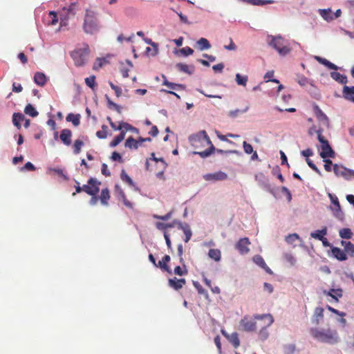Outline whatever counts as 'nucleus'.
Masks as SVG:
<instances>
[{
	"label": "nucleus",
	"instance_id": "obj_1",
	"mask_svg": "<svg viewBox=\"0 0 354 354\" xmlns=\"http://www.w3.org/2000/svg\"><path fill=\"white\" fill-rule=\"evenodd\" d=\"M189 141L192 145L196 149L200 147V145H202L203 146H209V148L205 151L194 152V154H198L203 158L209 156L215 151H216L219 153H227V151H225L222 149H215L214 146L213 145L212 141L210 140L209 136H207L205 130L200 131L197 133L190 136Z\"/></svg>",
	"mask_w": 354,
	"mask_h": 354
},
{
	"label": "nucleus",
	"instance_id": "obj_2",
	"mask_svg": "<svg viewBox=\"0 0 354 354\" xmlns=\"http://www.w3.org/2000/svg\"><path fill=\"white\" fill-rule=\"evenodd\" d=\"M310 333L315 339L322 343L335 344L340 341L337 331L330 328H312Z\"/></svg>",
	"mask_w": 354,
	"mask_h": 354
},
{
	"label": "nucleus",
	"instance_id": "obj_3",
	"mask_svg": "<svg viewBox=\"0 0 354 354\" xmlns=\"http://www.w3.org/2000/svg\"><path fill=\"white\" fill-rule=\"evenodd\" d=\"M82 29L88 35H95L100 30L101 25L97 12L92 10H86Z\"/></svg>",
	"mask_w": 354,
	"mask_h": 354
},
{
	"label": "nucleus",
	"instance_id": "obj_4",
	"mask_svg": "<svg viewBox=\"0 0 354 354\" xmlns=\"http://www.w3.org/2000/svg\"><path fill=\"white\" fill-rule=\"evenodd\" d=\"M268 39H270L268 41V45L274 48L280 55L286 56L290 53V48L283 45L284 39L281 35H268Z\"/></svg>",
	"mask_w": 354,
	"mask_h": 354
},
{
	"label": "nucleus",
	"instance_id": "obj_5",
	"mask_svg": "<svg viewBox=\"0 0 354 354\" xmlns=\"http://www.w3.org/2000/svg\"><path fill=\"white\" fill-rule=\"evenodd\" d=\"M89 47L87 44H84V47L75 50L71 53L75 64L77 66L84 65L88 59Z\"/></svg>",
	"mask_w": 354,
	"mask_h": 354
},
{
	"label": "nucleus",
	"instance_id": "obj_6",
	"mask_svg": "<svg viewBox=\"0 0 354 354\" xmlns=\"http://www.w3.org/2000/svg\"><path fill=\"white\" fill-rule=\"evenodd\" d=\"M254 318L257 319H265V324L262 326V328L260 330L259 335L261 339H266L269 335L267 330V328L270 326L274 322L272 316L270 314H266L262 315H257L254 316Z\"/></svg>",
	"mask_w": 354,
	"mask_h": 354
},
{
	"label": "nucleus",
	"instance_id": "obj_7",
	"mask_svg": "<svg viewBox=\"0 0 354 354\" xmlns=\"http://www.w3.org/2000/svg\"><path fill=\"white\" fill-rule=\"evenodd\" d=\"M319 142H320L321 145V152L319 153V156L323 158H334L335 153L329 145L328 141L325 139V138H321L319 136Z\"/></svg>",
	"mask_w": 354,
	"mask_h": 354
},
{
	"label": "nucleus",
	"instance_id": "obj_8",
	"mask_svg": "<svg viewBox=\"0 0 354 354\" xmlns=\"http://www.w3.org/2000/svg\"><path fill=\"white\" fill-rule=\"evenodd\" d=\"M101 183L96 178H91L88 180V184L83 185V191L91 196L97 195L100 191L99 185Z\"/></svg>",
	"mask_w": 354,
	"mask_h": 354
},
{
	"label": "nucleus",
	"instance_id": "obj_9",
	"mask_svg": "<svg viewBox=\"0 0 354 354\" xmlns=\"http://www.w3.org/2000/svg\"><path fill=\"white\" fill-rule=\"evenodd\" d=\"M333 171L337 176L343 177L346 180H351L352 177H354V170L337 164L333 165Z\"/></svg>",
	"mask_w": 354,
	"mask_h": 354
},
{
	"label": "nucleus",
	"instance_id": "obj_10",
	"mask_svg": "<svg viewBox=\"0 0 354 354\" xmlns=\"http://www.w3.org/2000/svg\"><path fill=\"white\" fill-rule=\"evenodd\" d=\"M328 197L330 198L331 203L335 206L334 207H330L331 210L333 212L334 216L339 220L342 221L344 218V214L341 209L340 204L337 197L330 193L328 194Z\"/></svg>",
	"mask_w": 354,
	"mask_h": 354
},
{
	"label": "nucleus",
	"instance_id": "obj_11",
	"mask_svg": "<svg viewBox=\"0 0 354 354\" xmlns=\"http://www.w3.org/2000/svg\"><path fill=\"white\" fill-rule=\"evenodd\" d=\"M250 245V241L248 238L244 237L241 238L239 240V241L235 245V248L239 251V252L243 255L246 254L249 252V245Z\"/></svg>",
	"mask_w": 354,
	"mask_h": 354
},
{
	"label": "nucleus",
	"instance_id": "obj_12",
	"mask_svg": "<svg viewBox=\"0 0 354 354\" xmlns=\"http://www.w3.org/2000/svg\"><path fill=\"white\" fill-rule=\"evenodd\" d=\"M203 178L207 181H218L225 180L227 178V175L223 171H217L212 174H206L203 176Z\"/></svg>",
	"mask_w": 354,
	"mask_h": 354
},
{
	"label": "nucleus",
	"instance_id": "obj_13",
	"mask_svg": "<svg viewBox=\"0 0 354 354\" xmlns=\"http://www.w3.org/2000/svg\"><path fill=\"white\" fill-rule=\"evenodd\" d=\"M241 325L245 331H253L256 329L257 323L254 320L244 317L241 321Z\"/></svg>",
	"mask_w": 354,
	"mask_h": 354
},
{
	"label": "nucleus",
	"instance_id": "obj_14",
	"mask_svg": "<svg viewBox=\"0 0 354 354\" xmlns=\"http://www.w3.org/2000/svg\"><path fill=\"white\" fill-rule=\"evenodd\" d=\"M314 111L317 118L328 127L329 124L328 118L317 105L314 106Z\"/></svg>",
	"mask_w": 354,
	"mask_h": 354
},
{
	"label": "nucleus",
	"instance_id": "obj_15",
	"mask_svg": "<svg viewBox=\"0 0 354 354\" xmlns=\"http://www.w3.org/2000/svg\"><path fill=\"white\" fill-rule=\"evenodd\" d=\"M331 252L333 257L339 261H342L347 259V255L344 250H343L337 247H332Z\"/></svg>",
	"mask_w": 354,
	"mask_h": 354
},
{
	"label": "nucleus",
	"instance_id": "obj_16",
	"mask_svg": "<svg viewBox=\"0 0 354 354\" xmlns=\"http://www.w3.org/2000/svg\"><path fill=\"white\" fill-rule=\"evenodd\" d=\"M72 132L68 129H64L61 131L59 138L62 142L66 146L71 144Z\"/></svg>",
	"mask_w": 354,
	"mask_h": 354
},
{
	"label": "nucleus",
	"instance_id": "obj_17",
	"mask_svg": "<svg viewBox=\"0 0 354 354\" xmlns=\"http://www.w3.org/2000/svg\"><path fill=\"white\" fill-rule=\"evenodd\" d=\"M176 68L181 71V72H183L186 74H188V75H192L195 71V67L194 65L191 64V65H187L186 64H183V63H178L176 65Z\"/></svg>",
	"mask_w": 354,
	"mask_h": 354
},
{
	"label": "nucleus",
	"instance_id": "obj_18",
	"mask_svg": "<svg viewBox=\"0 0 354 354\" xmlns=\"http://www.w3.org/2000/svg\"><path fill=\"white\" fill-rule=\"evenodd\" d=\"M185 283L186 281L185 279H177L174 277L169 279V286L176 290L180 289Z\"/></svg>",
	"mask_w": 354,
	"mask_h": 354
},
{
	"label": "nucleus",
	"instance_id": "obj_19",
	"mask_svg": "<svg viewBox=\"0 0 354 354\" xmlns=\"http://www.w3.org/2000/svg\"><path fill=\"white\" fill-rule=\"evenodd\" d=\"M342 95L345 99L354 102V86L345 85L343 87Z\"/></svg>",
	"mask_w": 354,
	"mask_h": 354
},
{
	"label": "nucleus",
	"instance_id": "obj_20",
	"mask_svg": "<svg viewBox=\"0 0 354 354\" xmlns=\"http://www.w3.org/2000/svg\"><path fill=\"white\" fill-rule=\"evenodd\" d=\"M197 48L201 50H208L211 48L209 41L203 37L200 38L196 43Z\"/></svg>",
	"mask_w": 354,
	"mask_h": 354
},
{
	"label": "nucleus",
	"instance_id": "obj_21",
	"mask_svg": "<svg viewBox=\"0 0 354 354\" xmlns=\"http://www.w3.org/2000/svg\"><path fill=\"white\" fill-rule=\"evenodd\" d=\"M324 309L322 308L317 307L315 309L312 322L314 324L318 325L320 320L323 318Z\"/></svg>",
	"mask_w": 354,
	"mask_h": 354
},
{
	"label": "nucleus",
	"instance_id": "obj_22",
	"mask_svg": "<svg viewBox=\"0 0 354 354\" xmlns=\"http://www.w3.org/2000/svg\"><path fill=\"white\" fill-rule=\"evenodd\" d=\"M255 178L262 187L266 189L270 188L269 180L262 173L256 175Z\"/></svg>",
	"mask_w": 354,
	"mask_h": 354
},
{
	"label": "nucleus",
	"instance_id": "obj_23",
	"mask_svg": "<svg viewBox=\"0 0 354 354\" xmlns=\"http://www.w3.org/2000/svg\"><path fill=\"white\" fill-rule=\"evenodd\" d=\"M287 243L292 245L293 247H295L296 241H300L302 242V240L301 239L300 236L297 233L290 234L286 236L285 239Z\"/></svg>",
	"mask_w": 354,
	"mask_h": 354
},
{
	"label": "nucleus",
	"instance_id": "obj_24",
	"mask_svg": "<svg viewBox=\"0 0 354 354\" xmlns=\"http://www.w3.org/2000/svg\"><path fill=\"white\" fill-rule=\"evenodd\" d=\"M330 77L339 84H346L347 83V77L338 72H331Z\"/></svg>",
	"mask_w": 354,
	"mask_h": 354
},
{
	"label": "nucleus",
	"instance_id": "obj_25",
	"mask_svg": "<svg viewBox=\"0 0 354 354\" xmlns=\"http://www.w3.org/2000/svg\"><path fill=\"white\" fill-rule=\"evenodd\" d=\"M34 81L38 86H42L46 82V77L43 73L37 72L34 75Z\"/></svg>",
	"mask_w": 354,
	"mask_h": 354
},
{
	"label": "nucleus",
	"instance_id": "obj_26",
	"mask_svg": "<svg viewBox=\"0 0 354 354\" xmlns=\"http://www.w3.org/2000/svg\"><path fill=\"white\" fill-rule=\"evenodd\" d=\"M327 234V228L324 227L321 230H316L310 233V236L312 238H314L317 240H322L324 236Z\"/></svg>",
	"mask_w": 354,
	"mask_h": 354
},
{
	"label": "nucleus",
	"instance_id": "obj_27",
	"mask_svg": "<svg viewBox=\"0 0 354 354\" xmlns=\"http://www.w3.org/2000/svg\"><path fill=\"white\" fill-rule=\"evenodd\" d=\"M170 261V257L169 255H165L163 257V258L162 259L161 261H159L158 262V266L167 271V272H171V270L169 268V266H167V263Z\"/></svg>",
	"mask_w": 354,
	"mask_h": 354
},
{
	"label": "nucleus",
	"instance_id": "obj_28",
	"mask_svg": "<svg viewBox=\"0 0 354 354\" xmlns=\"http://www.w3.org/2000/svg\"><path fill=\"white\" fill-rule=\"evenodd\" d=\"M208 256L215 261H220L221 259V252L218 249H210L208 252Z\"/></svg>",
	"mask_w": 354,
	"mask_h": 354
},
{
	"label": "nucleus",
	"instance_id": "obj_29",
	"mask_svg": "<svg viewBox=\"0 0 354 354\" xmlns=\"http://www.w3.org/2000/svg\"><path fill=\"white\" fill-rule=\"evenodd\" d=\"M124 146L129 149H137L139 147V141H137L133 137H129L126 140Z\"/></svg>",
	"mask_w": 354,
	"mask_h": 354
},
{
	"label": "nucleus",
	"instance_id": "obj_30",
	"mask_svg": "<svg viewBox=\"0 0 354 354\" xmlns=\"http://www.w3.org/2000/svg\"><path fill=\"white\" fill-rule=\"evenodd\" d=\"M330 9H319V13L327 21H330L334 19V17L331 15Z\"/></svg>",
	"mask_w": 354,
	"mask_h": 354
},
{
	"label": "nucleus",
	"instance_id": "obj_31",
	"mask_svg": "<svg viewBox=\"0 0 354 354\" xmlns=\"http://www.w3.org/2000/svg\"><path fill=\"white\" fill-rule=\"evenodd\" d=\"M125 135V131H121L120 133L115 137V138L110 142V147H115L118 145L124 139Z\"/></svg>",
	"mask_w": 354,
	"mask_h": 354
},
{
	"label": "nucleus",
	"instance_id": "obj_32",
	"mask_svg": "<svg viewBox=\"0 0 354 354\" xmlns=\"http://www.w3.org/2000/svg\"><path fill=\"white\" fill-rule=\"evenodd\" d=\"M25 120L24 115L20 113H15L12 116L13 124L18 129L21 127V121Z\"/></svg>",
	"mask_w": 354,
	"mask_h": 354
},
{
	"label": "nucleus",
	"instance_id": "obj_33",
	"mask_svg": "<svg viewBox=\"0 0 354 354\" xmlns=\"http://www.w3.org/2000/svg\"><path fill=\"white\" fill-rule=\"evenodd\" d=\"M63 10H66V18L68 19L71 17L75 15L76 11L77 10V6L75 3H73L67 9L64 8Z\"/></svg>",
	"mask_w": 354,
	"mask_h": 354
},
{
	"label": "nucleus",
	"instance_id": "obj_34",
	"mask_svg": "<svg viewBox=\"0 0 354 354\" xmlns=\"http://www.w3.org/2000/svg\"><path fill=\"white\" fill-rule=\"evenodd\" d=\"M24 113L32 118L37 117L39 115L38 111L31 104H28L26 106L24 109Z\"/></svg>",
	"mask_w": 354,
	"mask_h": 354
},
{
	"label": "nucleus",
	"instance_id": "obj_35",
	"mask_svg": "<svg viewBox=\"0 0 354 354\" xmlns=\"http://www.w3.org/2000/svg\"><path fill=\"white\" fill-rule=\"evenodd\" d=\"M342 245L344 247L346 254H350L351 255L354 254V244L350 241H342Z\"/></svg>",
	"mask_w": 354,
	"mask_h": 354
},
{
	"label": "nucleus",
	"instance_id": "obj_36",
	"mask_svg": "<svg viewBox=\"0 0 354 354\" xmlns=\"http://www.w3.org/2000/svg\"><path fill=\"white\" fill-rule=\"evenodd\" d=\"M248 80L247 75H241L240 73H236L235 76V81L239 86H245Z\"/></svg>",
	"mask_w": 354,
	"mask_h": 354
},
{
	"label": "nucleus",
	"instance_id": "obj_37",
	"mask_svg": "<svg viewBox=\"0 0 354 354\" xmlns=\"http://www.w3.org/2000/svg\"><path fill=\"white\" fill-rule=\"evenodd\" d=\"M100 198V201L102 205H108V201L110 198V195H109V191L107 188L102 190Z\"/></svg>",
	"mask_w": 354,
	"mask_h": 354
},
{
	"label": "nucleus",
	"instance_id": "obj_38",
	"mask_svg": "<svg viewBox=\"0 0 354 354\" xmlns=\"http://www.w3.org/2000/svg\"><path fill=\"white\" fill-rule=\"evenodd\" d=\"M80 115L79 114L75 115L73 113H69L66 116V120L68 122H71L74 126L77 127L80 123Z\"/></svg>",
	"mask_w": 354,
	"mask_h": 354
},
{
	"label": "nucleus",
	"instance_id": "obj_39",
	"mask_svg": "<svg viewBox=\"0 0 354 354\" xmlns=\"http://www.w3.org/2000/svg\"><path fill=\"white\" fill-rule=\"evenodd\" d=\"M120 178L123 182L127 183L129 186L135 187L133 180L129 176L124 169L121 171Z\"/></svg>",
	"mask_w": 354,
	"mask_h": 354
},
{
	"label": "nucleus",
	"instance_id": "obj_40",
	"mask_svg": "<svg viewBox=\"0 0 354 354\" xmlns=\"http://www.w3.org/2000/svg\"><path fill=\"white\" fill-rule=\"evenodd\" d=\"M143 40L146 44H149L153 47V53H151V55L152 56L156 55L158 53V44L153 42L151 39L147 38V37H144Z\"/></svg>",
	"mask_w": 354,
	"mask_h": 354
},
{
	"label": "nucleus",
	"instance_id": "obj_41",
	"mask_svg": "<svg viewBox=\"0 0 354 354\" xmlns=\"http://www.w3.org/2000/svg\"><path fill=\"white\" fill-rule=\"evenodd\" d=\"M163 78L165 79V80L163 82V84L167 86L170 89L176 90L178 88H180L183 89L185 88V86L183 84H175V83L170 82L167 80V79L165 76H163Z\"/></svg>",
	"mask_w": 354,
	"mask_h": 354
},
{
	"label": "nucleus",
	"instance_id": "obj_42",
	"mask_svg": "<svg viewBox=\"0 0 354 354\" xmlns=\"http://www.w3.org/2000/svg\"><path fill=\"white\" fill-rule=\"evenodd\" d=\"M339 234L342 239H349L352 237L353 232L349 228H342L339 230Z\"/></svg>",
	"mask_w": 354,
	"mask_h": 354
},
{
	"label": "nucleus",
	"instance_id": "obj_43",
	"mask_svg": "<svg viewBox=\"0 0 354 354\" xmlns=\"http://www.w3.org/2000/svg\"><path fill=\"white\" fill-rule=\"evenodd\" d=\"M122 131H124L125 132L127 131H130L135 133H138L139 132L137 128L131 126L130 124L125 122H122Z\"/></svg>",
	"mask_w": 354,
	"mask_h": 354
},
{
	"label": "nucleus",
	"instance_id": "obj_44",
	"mask_svg": "<svg viewBox=\"0 0 354 354\" xmlns=\"http://www.w3.org/2000/svg\"><path fill=\"white\" fill-rule=\"evenodd\" d=\"M230 342L233 344L234 348H237L240 345V341L239 335L236 333H233L230 336L228 337Z\"/></svg>",
	"mask_w": 354,
	"mask_h": 354
},
{
	"label": "nucleus",
	"instance_id": "obj_45",
	"mask_svg": "<svg viewBox=\"0 0 354 354\" xmlns=\"http://www.w3.org/2000/svg\"><path fill=\"white\" fill-rule=\"evenodd\" d=\"M326 294L335 300H337L338 297H341L342 296V290L340 289H330Z\"/></svg>",
	"mask_w": 354,
	"mask_h": 354
},
{
	"label": "nucleus",
	"instance_id": "obj_46",
	"mask_svg": "<svg viewBox=\"0 0 354 354\" xmlns=\"http://www.w3.org/2000/svg\"><path fill=\"white\" fill-rule=\"evenodd\" d=\"M249 109V106H247L245 109H242V110H240V109H235V110H232V111H230L229 113H228V115L231 118H236L239 114L240 113H246Z\"/></svg>",
	"mask_w": 354,
	"mask_h": 354
},
{
	"label": "nucleus",
	"instance_id": "obj_47",
	"mask_svg": "<svg viewBox=\"0 0 354 354\" xmlns=\"http://www.w3.org/2000/svg\"><path fill=\"white\" fill-rule=\"evenodd\" d=\"M295 348V345L293 344H286L283 346L284 354H293Z\"/></svg>",
	"mask_w": 354,
	"mask_h": 354
},
{
	"label": "nucleus",
	"instance_id": "obj_48",
	"mask_svg": "<svg viewBox=\"0 0 354 354\" xmlns=\"http://www.w3.org/2000/svg\"><path fill=\"white\" fill-rule=\"evenodd\" d=\"M83 145H84L83 141H82L80 140H76L73 145L74 153L78 154L80 152L81 148Z\"/></svg>",
	"mask_w": 354,
	"mask_h": 354
},
{
	"label": "nucleus",
	"instance_id": "obj_49",
	"mask_svg": "<svg viewBox=\"0 0 354 354\" xmlns=\"http://www.w3.org/2000/svg\"><path fill=\"white\" fill-rule=\"evenodd\" d=\"M193 285L200 295H204L206 297L208 296L207 292L202 287L198 281H193Z\"/></svg>",
	"mask_w": 354,
	"mask_h": 354
},
{
	"label": "nucleus",
	"instance_id": "obj_50",
	"mask_svg": "<svg viewBox=\"0 0 354 354\" xmlns=\"http://www.w3.org/2000/svg\"><path fill=\"white\" fill-rule=\"evenodd\" d=\"M253 261L257 264L259 266H260L261 268L263 266H266V262L264 261V259L262 258L261 256L260 255H255L254 257H253Z\"/></svg>",
	"mask_w": 354,
	"mask_h": 354
},
{
	"label": "nucleus",
	"instance_id": "obj_51",
	"mask_svg": "<svg viewBox=\"0 0 354 354\" xmlns=\"http://www.w3.org/2000/svg\"><path fill=\"white\" fill-rule=\"evenodd\" d=\"M85 83L88 87L93 89L95 85V77L94 75H91L86 77L85 79Z\"/></svg>",
	"mask_w": 354,
	"mask_h": 354
},
{
	"label": "nucleus",
	"instance_id": "obj_52",
	"mask_svg": "<svg viewBox=\"0 0 354 354\" xmlns=\"http://www.w3.org/2000/svg\"><path fill=\"white\" fill-rule=\"evenodd\" d=\"M284 259L288 262L291 266H294L296 263V259L290 253H286L283 255Z\"/></svg>",
	"mask_w": 354,
	"mask_h": 354
},
{
	"label": "nucleus",
	"instance_id": "obj_53",
	"mask_svg": "<svg viewBox=\"0 0 354 354\" xmlns=\"http://www.w3.org/2000/svg\"><path fill=\"white\" fill-rule=\"evenodd\" d=\"M120 199L122 200L123 203L125 206L129 208L133 207V204L126 198L125 194L122 190L120 191Z\"/></svg>",
	"mask_w": 354,
	"mask_h": 354
},
{
	"label": "nucleus",
	"instance_id": "obj_54",
	"mask_svg": "<svg viewBox=\"0 0 354 354\" xmlns=\"http://www.w3.org/2000/svg\"><path fill=\"white\" fill-rule=\"evenodd\" d=\"M106 98L107 100V102H108L109 108L115 109V110L117 111L118 113L121 112V106H119L118 104L112 102L107 95H106Z\"/></svg>",
	"mask_w": 354,
	"mask_h": 354
},
{
	"label": "nucleus",
	"instance_id": "obj_55",
	"mask_svg": "<svg viewBox=\"0 0 354 354\" xmlns=\"http://www.w3.org/2000/svg\"><path fill=\"white\" fill-rule=\"evenodd\" d=\"M306 161L308 164V165L313 170L315 171L317 174H319V176H322V172L321 171L317 168V167L313 162V161L309 159V158H306Z\"/></svg>",
	"mask_w": 354,
	"mask_h": 354
},
{
	"label": "nucleus",
	"instance_id": "obj_56",
	"mask_svg": "<svg viewBox=\"0 0 354 354\" xmlns=\"http://www.w3.org/2000/svg\"><path fill=\"white\" fill-rule=\"evenodd\" d=\"M243 147L244 152L247 154H251L254 151L252 146L246 141L243 142Z\"/></svg>",
	"mask_w": 354,
	"mask_h": 354
},
{
	"label": "nucleus",
	"instance_id": "obj_57",
	"mask_svg": "<svg viewBox=\"0 0 354 354\" xmlns=\"http://www.w3.org/2000/svg\"><path fill=\"white\" fill-rule=\"evenodd\" d=\"M274 2L273 0H254L253 6H263L266 4H272Z\"/></svg>",
	"mask_w": 354,
	"mask_h": 354
},
{
	"label": "nucleus",
	"instance_id": "obj_58",
	"mask_svg": "<svg viewBox=\"0 0 354 354\" xmlns=\"http://www.w3.org/2000/svg\"><path fill=\"white\" fill-rule=\"evenodd\" d=\"M174 274L179 276H183L187 274V270L186 269V268H183V269L180 266H176L174 268Z\"/></svg>",
	"mask_w": 354,
	"mask_h": 354
},
{
	"label": "nucleus",
	"instance_id": "obj_59",
	"mask_svg": "<svg viewBox=\"0 0 354 354\" xmlns=\"http://www.w3.org/2000/svg\"><path fill=\"white\" fill-rule=\"evenodd\" d=\"M183 232H184V234L185 235L184 241H185V243H187L190 240V239H191V237L192 236V232L191 230L190 227H185V229L183 231Z\"/></svg>",
	"mask_w": 354,
	"mask_h": 354
},
{
	"label": "nucleus",
	"instance_id": "obj_60",
	"mask_svg": "<svg viewBox=\"0 0 354 354\" xmlns=\"http://www.w3.org/2000/svg\"><path fill=\"white\" fill-rule=\"evenodd\" d=\"M180 53L184 56H189L194 53V50L190 47L187 46L180 49Z\"/></svg>",
	"mask_w": 354,
	"mask_h": 354
},
{
	"label": "nucleus",
	"instance_id": "obj_61",
	"mask_svg": "<svg viewBox=\"0 0 354 354\" xmlns=\"http://www.w3.org/2000/svg\"><path fill=\"white\" fill-rule=\"evenodd\" d=\"M324 169L327 171H332V167H333V162L330 160L325 158L324 159Z\"/></svg>",
	"mask_w": 354,
	"mask_h": 354
},
{
	"label": "nucleus",
	"instance_id": "obj_62",
	"mask_svg": "<svg viewBox=\"0 0 354 354\" xmlns=\"http://www.w3.org/2000/svg\"><path fill=\"white\" fill-rule=\"evenodd\" d=\"M111 88L115 91L117 97H120L122 95V88L118 86L114 85L111 82H109Z\"/></svg>",
	"mask_w": 354,
	"mask_h": 354
},
{
	"label": "nucleus",
	"instance_id": "obj_63",
	"mask_svg": "<svg viewBox=\"0 0 354 354\" xmlns=\"http://www.w3.org/2000/svg\"><path fill=\"white\" fill-rule=\"evenodd\" d=\"M297 83L301 86H306V84H308V80L307 77H306L304 75H301V76H299L298 77V79H297Z\"/></svg>",
	"mask_w": 354,
	"mask_h": 354
},
{
	"label": "nucleus",
	"instance_id": "obj_64",
	"mask_svg": "<svg viewBox=\"0 0 354 354\" xmlns=\"http://www.w3.org/2000/svg\"><path fill=\"white\" fill-rule=\"evenodd\" d=\"M172 213H173V212L170 211L169 212H168L167 214H165L164 216L154 215L153 217L157 219L162 220V221H167L171 217Z\"/></svg>",
	"mask_w": 354,
	"mask_h": 354
}]
</instances>
